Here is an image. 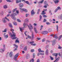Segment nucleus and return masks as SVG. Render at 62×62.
Masks as SVG:
<instances>
[{
	"mask_svg": "<svg viewBox=\"0 0 62 62\" xmlns=\"http://www.w3.org/2000/svg\"><path fill=\"white\" fill-rule=\"evenodd\" d=\"M62 37V35L60 36V38L58 39V40H59V39H61V37Z\"/></svg>",
	"mask_w": 62,
	"mask_h": 62,
	"instance_id": "obj_43",
	"label": "nucleus"
},
{
	"mask_svg": "<svg viewBox=\"0 0 62 62\" xmlns=\"http://www.w3.org/2000/svg\"><path fill=\"white\" fill-rule=\"evenodd\" d=\"M31 52L32 53H33V52H34V50L33 49H31Z\"/></svg>",
	"mask_w": 62,
	"mask_h": 62,
	"instance_id": "obj_45",
	"label": "nucleus"
},
{
	"mask_svg": "<svg viewBox=\"0 0 62 62\" xmlns=\"http://www.w3.org/2000/svg\"><path fill=\"white\" fill-rule=\"evenodd\" d=\"M40 19H39V21H41V19H42V16H41V15H40Z\"/></svg>",
	"mask_w": 62,
	"mask_h": 62,
	"instance_id": "obj_27",
	"label": "nucleus"
},
{
	"mask_svg": "<svg viewBox=\"0 0 62 62\" xmlns=\"http://www.w3.org/2000/svg\"><path fill=\"white\" fill-rule=\"evenodd\" d=\"M8 38V35H6L5 36V39H7Z\"/></svg>",
	"mask_w": 62,
	"mask_h": 62,
	"instance_id": "obj_41",
	"label": "nucleus"
},
{
	"mask_svg": "<svg viewBox=\"0 0 62 62\" xmlns=\"http://www.w3.org/2000/svg\"><path fill=\"white\" fill-rule=\"evenodd\" d=\"M12 52H11L10 53V54H9V56L10 57H12Z\"/></svg>",
	"mask_w": 62,
	"mask_h": 62,
	"instance_id": "obj_18",
	"label": "nucleus"
},
{
	"mask_svg": "<svg viewBox=\"0 0 62 62\" xmlns=\"http://www.w3.org/2000/svg\"><path fill=\"white\" fill-rule=\"evenodd\" d=\"M19 6L20 7H23V5L22 3H20L19 4Z\"/></svg>",
	"mask_w": 62,
	"mask_h": 62,
	"instance_id": "obj_20",
	"label": "nucleus"
},
{
	"mask_svg": "<svg viewBox=\"0 0 62 62\" xmlns=\"http://www.w3.org/2000/svg\"><path fill=\"white\" fill-rule=\"evenodd\" d=\"M48 31L49 32H51V29H49L48 30Z\"/></svg>",
	"mask_w": 62,
	"mask_h": 62,
	"instance_id": "obj_60",
	"label": "nucleus"
},
{
	"mask_svg": "<svg viewBox=\"0 0 62 62\" xmlns=\"http://www.w3.org/2000/svg\"><path fill=\"white\" fill-rule=\"evenodd\" d=\"M24 23L23 24L24 27L25 28L27 26V24H26V23H28V18L26 19L24 21Z\"/></svg>",
	"mask_w": 62,
	"mask_h": 62,
	"instance_id": "obj_2",
	"label": "nucleus"
},
{
	"mask_svg": "<svg viewBox=\"0 0 62 62\" xmlns=\"http://www.w3.org/2000/svg\"><path fill=\"white\" fill-rule=\"evenodd\" d=\"M34 30L35 32L36 33H38V31L37 30L36 28L35 27L34 28Z\"/></svg>",
	"mask_w": 62,
	"mask_h": 62,
	"instance_id": "obj_19",
	"label": "nucleus"
},
{
	"mask_svg": "<svg viewBox=\"0 0 62 62\" xmlns=\"http://www.w3.org/2000/svg\"><path fill=\"white\" fill-rule=\"evenodd\" d=\"M8 2H12L11 1H10V0H6Z\"/></svg>",
	"mask_w": 62,
	"mask_h": 62,
	"instance_id": "obj_47",
	"label": "nucleus"
},
{
	"mask_svg": "<svg viewBox=\"0 0 62 62\" xmlns=\"http://www.w3.org/2000/svg\"><path fill=\"white\" fill-rule=\"evenodd\" d=\"M34 43V41H32L30 42V44H33V43Z\"/></svg>",
	"mask_w": 62,
	"mask_h": 62,
	"instance_id": "obj_42",
	"label": "nucleus"
},
{
	"mask_svg": "<svg viewBox=\"0 0 62 62\" xmlns=\"http://www.w3.org/2000/svg\"><path fill=\"white\" fill-rule=\"evenodd\" d=\"M46 55H48L49 54V50L47 49L46 51Z\"/></svg>",
	"mask_w": 62,
	"mask_h": 62,
	"instance_id": "obj_16",
	"label": "nucleus"
},
{
	"mask_svg": "<svg viewBox=\"0 0 62 62\" xmlns=\"http://www.w3.org/2000/svg\"><path fill=\"white\" fill-rule=\"evenodd\" d=\"M56 9H58V10H61V8H60V7H57V8Z\"/></svg>",
	"mask_w": 62,
	"mask_h": 62,
	"instance_id": "obj_25",
	"label": "nucleus"
},
{
	"mask_svg": "<svg viewBox=\"0 0 62 62\" xmlns=\"http://www.w3.org/2000/svg\"><path fill=\"white\" fill-rule=\"evenodd\" d=\"M17 21L18 22H21V21L19 19H17Z\"/></svg>",
	"mask_w": 62,
	"mask_h": 62,
	"instance_id": "obj_63",
	"label": "nucleus"
},
{
	"mask_svg": "<svg viewBox=\"0 0 62 62\" xmlns=\"http://www.w3.org/2000/svg\"><path fill=\"white\" fill-rule=\"evenodd\" d=\"M60 19L61 20H62V14L60 16Z\"/></svg>",
	"mask_w": 62,
	"mask_h": 62,
	"instance_id": "obj_55",
	"label": "nucleus"
},
{
	"mask_svg": "<svg viewBox=\"0 0 62 62\" xmlns=\"http://www.w3.org/2000/svg\"><path fill=\"white\" fill-rule=\"evenodd\" d=\"M51 36H53L54 38L57 39V36L56 34H52L51 35Z\"/></svg>",
	"mask_w": 62,
	"mask_h": 62,
	"instance_id": "obj_7",
	"label": "nucleus"
},
{
	"mask_svg": "<svg viewBox=\"0 0 62 62\" xmlns=\"http://www.w3.org/2000/svg\"><path fill=\"white\" fill-rule=\"evenodd\" d=\"M50 58L52 60H54V59L53 58V57H52L51 56H50Z\"/></svg>",
	"mask_w": 62,
	"mask_h": 62,
	"instance_id": "obj_39",
	"label": "nucleus"
},
{
	"mask_svg": "<svg viewBox=\"0 0 62 62\" xmlns=\"http://www.w3.org/2000/svg\"><path fill=\"white\" fill-rule=\"evenodd\" d=\"M17 38V37H14L13 38H12V39H16Z\"/></svg>",
	"mask_w": 62,
	"mask_h": 62,
	"instance_id": "obj_26",
	"label": "nucleus"
},
{
	"mask_svg": "<svg viewBox=\"0 0 62 62\" xmlns=\"http://www.w3.org/2000/svg\"><path fill=\"white\" fill-rule=\"evenodd\" d=\"M56 43V40L54 39L53 41L52 45L54 46V44H55Z\"/></svg>",
	"mask_w": 62,
	"mask_h": 62,
	"instance_id": "obj_11",
	"label": "nucleus"
},
{
	"mask_svg": "<svg viewBox=\"0 0 62 62\" xmlns=\"http://www.w3.org/2000/svg\"><path fill=\"white\" fill-rule=\"evenodd\" d=\"M32 39H33L34 38V34H33V32L32 33Z\"/></svg>",
	"mask_w": 62,
	"mask_h": 62,
	"instance_id": "obj_40",
	"label": "nucleus"
},
{
	"mask_svg": "<svg viewBox=\"0 0 62 62\" xmlns=\"http://www.w3.org/2000/svg\"><path fill=\"white\" fill-rule=\"evenodd\" d=\"M43 10H44V11H47V9H44Z\"/></svg>",
	"mask_w": 62,
	"mask_h": 62,
	"instance_id": "obj_59",
	"label": "nucleus"
},
{
	"mask_svg": "<svg viewBox=\"0 0 62 62\" xmlns=\"http://www.w3.org/2000/svg\"><path fill=\"white\" fill-rule=\"evenodd\" d=\"M38 51L39 53H44V51L41 50V49L40 48L38 50Z\"/></svg>",
	"mask_w": 62,
	"mask_h": 62,
	"instance_id": "obj_13",
	"label": "nucleus"
},
{
	"mask_svg": "<svg viewBox=\"0 0 62 62\" xmlns=\"http://www.w3.org/2000/svg\"><path fill=\"white\" fill-rule=\"evenodd\" d=\"M53 55H54L55 56V58L56 59L57 57V55H58V54L56 53H54L53 54Z\"/></svg>",
	"mask_w": 62,
	"mask_h": 62,
	"instance_id": "obj_10",
	"label": "nucleus"
},
{
	"mask_svg": "<svg viewBox=\"0 0 62 62\" xmlns=\"http://www.w3.org/2000/svg\"><path fill=\"white\" fill-rule=\"evenodd\" d=\"M34 14H35V12H34V10H32L31 12V15L33 16V15H34Z\"/></svg>",
	"mask_w": 62,
	"mask_h": 62,
	"instance_id": "obj_12",
	"label": "nucleus"
},
{
	"mask_svg": "<svg viewBox=\"0 0 62 62\" xmlns=\"http://www.w3.org/2000/svg\"><path fill=\"white\" fill-rule=\"evenodd\" d=\"M3 7L4 8H7V6L6 5H5L3 6Z\"/></svg>",
	"mask_w": 62,
	"mask_h": 62,
	"instance_id": "obj_36",
	"label": "nucleus"
},
{
	"mask_svg": "<svg viewBox=\"0 0 62 62\" xmlns=\"http://www.w3.org/2000/svg\"><path fill=\"white\" fill-rule=\"evenodd\" d=\"M10 31H12V33H13V34H12L9 31L8 33L10 36H11L12 37H16V34L13 31H14V29H11Z\"/></svg>",
	"mask_w": 62,
	"mask_h": 62,
	"instance_id": "obj_1",
	"label": "nucleus"
},
{
	"mask_svg": "<svg viewBox=\"0 0 62 62\" xmlns=\"http://www.w3.org/2000/svg\"><path fill=\"white\" fill-rule=\"evenodd\" d=\"M19 55L18 54H16L14 57V59L16 61H17V58L18 56V55Z\"/></svg>",
	"mask_w": 62,
	"mask_h": 62,
	"instance_id": "obj_6",
	"label": "nucleus"
},
{
	"mask_svg": "<svg viewBox=\"0 0 62 62\" xmlns=\"http://www.w3.org/2000/svg\"><path fill=\"white\" fill-rule=\"evenodd\" d=\"M58 49H62V47L60 46V45H59V47H58Z\"/></svg>",
	"mask_w": 62,
	"mask_h": 62,
	"instance_id": "obj_38",
	"label": "nucleus"
},
{
	"mask_svg": "<svg viewBox=\"0 0 62 62\" xmlns=\"http://www.w3.org/2000/svg\"><path fill=\"white\" fill-rule=\"evenodd\" d=\"M29 14H26V15H25V16H26V17H27V16H29Z\"/></svg>",
	"mask_w": 62,
	"mask_h": 62,
	"instance_id": "obj_51",
	"label": "nucleus"
},
{
	"mask_svg": "<svg viewBox=\"0 0 62 62\" xmlns=\"http://www.w3.org/2000/svg\"><path fill=\"white\" fill-rule=\"evenodd\" d=\"M16 3H19V1H18V0H16Z\"/></svg>",
	"mask_w": 62,
	"mask_h": 62,
	"instance_id": "obj_56",
	"label": "nucleus"
},
{
	"mask_svg": "<svg viewBox=\"0 0 62 62\" xmlns=\"http://www.w3.org/2000/svg\"><path fill=\"white\" fill-rule=\"evenodd\" d=\"M40 55H44V54H42V53H40Z\"/></svg>",
	"mask_w": 62,
	"mask_h": 62,
	"instance_id": "obj_54",
	"label": "nucleus"
},
{
	"mask_svg": "<svg viewBox=\"0 0 62 62\" xmlns=\"http://www.w3.org/2000/svg\"><path fill=\"white\" fill-rule=\"evenodd\" d=\"M31 45H33V46H35V45H36V44H32Z\"/></svg>",
	"mask_w": 62,
	"mask_h": 62,
	"instance_id": "obj_58",
	"label": "nucleus"
},
{
	"mask_svg": "<svg viewBox=\"0 0 62 62\" xmlns=\"http://www.w3.org/2000/svg\"><path fill=\"white\" fill-rule=\"evenodd\" d=\"M29 26L27 25V26H28V27H29V29H30L31 32H32V29H33V26L31 24H29Z\"/></svg>",
	"mask_w": 62,
	"mask_h": 62,
	"instance_id": "obj_4",
	"label": "nucleus"
},
{
	"mask_svg": "<svg viewBox=\"0 0 62 62\" xmlns=\"http://www.w3.org/2000/svg\"><path fill=\"white\" fill-rule=\"evenodd\" d=\"M57 10H58V9H56L54 11V12H56Z\"/></svg>",
	"mask_w": 62,
	"mask_h": 62,
	"instance_id": "obj_57",
	"label": "nucleus"
},
{
	"mask_svg": "<svg viewBox=\"0 0 62 62\" xmlns=\"http://www.w3.org/2000/svg\"><path fill=\"white\" fill-rule=\"evenodd\" d=\"M25 2L26 3V4H29V2L28 1H25Z\"/></svg>",
	"mask_w": 62,
	"mask_h": 62,
	"instance_id": "obj_34",
	"label": "nucleus"
},
{
	"mask_svg": "<svg viewBox=\"0 0 62 62\" xmlns=\"http://www.w3.org/2000/svg\"><path fill=\"white\" fill-rule=\"evenodd\" d=\"M28 38L29 39H31V36H29V35H28L27 36Z\"/></svg>",
	"mask_w": 62,
	"mask_h": 62,
	"instance_id": "obj_50",
	"label": "nucleus"
},
{
	"mask_svg": "<svg viewBox=\"0 0 62 62\" xmlns=\"http://www.w3.org/2000/svg\"><path fill=\"white\" fill-rule=\"evenodd\" d=\"M45 40V39H44L42 40V42H44V41Z\"/></svg>",
	"mask_w": 62,
	"mask_h": 62,
	"instance_id": "obj_53",
	"label": "nucleus"
},
{
	"mask_svg": "<svg viewBox=\"0 0 62 62\" xmlns=\"http://www.w3.org/2000/svg\"><path fill=\"white\" fill-rule=\"evenodd\" d=\"M16 10H17V9L16 8L15 9L13 10V12H15V11H16V13H17V14H18L19 13V11L18 10L17 11Z\"/></svg>",
	"mask_w": 62,
	"mask_h": 62,
	"instance_id": "obj_8",
	"label": "nucleus"
},
{
	"mask_svg": "<svg viewBox=\"0 0 62 62\" xmlns=\"http://www.w3.org/2000/svg\"><path fill=\"white\" fill-rule=\"evenodd\" d=\"M48 32L47 31H44L42 32V34H44V35H45V34H48Z\"/></svg>",
	"mask_w": 62,
	"mask_h": 62,
	"instance_id": "obj_9",
	"label": "nucleus"
},
{
	"mask_svg": "<svg viewBox=\"0 0 62 62\" xmlns=\"http://www.w3.org/2000/svg\"><path fill=\"white\" fill-rule=\"evenodd\" d=\"M16 14L14 13L11 14L10 16L11 17L12 19L15 21L16 19V18L15 17V16H16Z\"/></svg>",
	"mask_w": 62,
	"mask_h": 62,
	"instance_id": "obj_3",
	"label": "nucleus"
},
{
	"mask_svg": "<svg viewBox=\"0 0 62 62\" xmlns=\"http://www.w3.org/2000/svg\"><path fill=\"white\" fill-rule=\"evenodd\" d=\"M13 23L14 24V25H17V23H16V22H13Z\"/></svg>",
	"mask_w": 62,
	"mask_h": 62,
	"instance_id": "obj_24",
	"label": "nucleus"
},
{
	"mask_svg": "<svg viewBox=\"0 0 62 62\" xmlns=\"http://www.w3.org/2000/svg\"><path fill=\"white\" fill-rule=\"evenodd\" d=\"M46 14V12H44V13H41V15H44V14Z\"/></svg>",
	"mask_w": 62,
	"mask_h": 62,
	"instance_id": "obj_44",
	"label": "nucleus"
},
{
	"mask_svg": "<svg viewBox=\"0 0 62 62\" xmlns=\"http://www.w3.org/2000/svg\"><path fill=\"white\" fill-rule=\"evenodd\" d=\"M20 9H22V10H23V11H24L25 12H27V10H26V9H22L21 8H20Z\"/></svg>",
	"mask_w": 62,
	"mask_h": 62,
	"instance_id": "obj_14",
	"label": "nucleus"
},
{
	"mask_svg": "<svg viewBox=\"0 0 62 62\" xmlns=\"http://www.w3.org/2000/svg\"><path fill=\"white\" fill-rule=\"evenodd\" d=\"M43 17H44V18H46V17H47V16H46V15H43Z\"/></svg>",
	"mask_w": 62,
	"mask_h": 62,
	"instance_id": "obj_52",
	"label": "nucleus"
},
{
	"mask_svg": "<svg viewBox=\"0 0 62 62\" xmlns=\"http://www.w3.org/2000/svg\"><path fill=\"white\" fill-rule=\"evenodd\" d=\"M56 27H57L56 29L57 31H58V25H56Z\"/></svg>",
	"mask_w": 62,
	"mask_h": 62,
	"instance_id": "obj_37",
	"label": "nucleus"
},
{
	"mask_svg": "<svg viewBox=\"0 0 62 62\" xmlns=\"http://www.w3.org/2000/svg\"><path fill=\"white\" fill-rule=\"evenodd\" d=\"M18 39H17L16 40V42H18L19 43V41L18 40Z\"/></svg>",
	"mask_w": 62,
	"mask_h": 62,
	"instance_id": "obj_30",
	"label": "nucleus"
},
{
	"mask_svg": "<svg viewBox=\"0 0 62 62\" xmlns=\"http://www.w3.org/2000/svg\"><path fill=\"white\" fill-rule=\"evenodd\" d=\"M4 50H3V49H0V52H1V53H3V52H4Z\"/></svg>",
	"mask_w": 62,
	"mask_h": 62,
	"instance_id": "obj_23",
	"label": "nucleus"
},
{
	"mask_svg": "<svg viewBox=\"0 0 62 62\" xmlns=\"http://www.w3.org/2000/svg\"><path fill=\"white\" fill-rule=\"evenodd\" d=\"M27 46H25L23 50L24 51H26L27 50Z\"/></svg>",
	"mask_w": 62,
	"mask_h": 62,
	"instance_id": "obj_17",
	"label": "nucleus"
},
{
	"mask_svg": "<svg viewBox=\"0 0 62 62\" xmlns=\"http://www.w3.org/2000/svg\"><path fill=\"white\" fill-rule=\"evenodd\" d=\"M9 26L10 27H11V28H12V25L11 23H9Z\"/></svg>",
	"mask_w": 62,
	"mask_h": 62,
	"instance_id": "obj_22",
	"label": "nucleus"
},
{
	"mask_svg": "<svg viewBox=\"0 0 62 62\" xmlns=\"http://www.w3.org/2000/svg\"><path fill=\"white\" fill-rule=\"evenodd\" d=\"M44 2V0H42L40 2V3L41 4H42L43 2Z\"/></svg>",
	"mask_w": 62,
	"mask_h": 62,
	"instance_id": "obj_49",
	"label": "nucleus"
},
{
	"mask_svg": "<svg viewBox=\"0 0 62 62\" xmlns=\"http://www.w3.org/2000/svg\"><path fill=\"white\" fill-rule=\"evenodd\" d=\"M46 24H47V25H49V24H51V23L49 22H46Z\"/></svg>",
	"mask_w": 62,
	"mask_h": 62,
	"instance_id": "obj_35",
	"label": "nucleus"
},
{
	"mask_svg": "<svg viewBox=\"0 0 62 62\" xmlns=\"http://www.w3.org/2000/svg\"><path fill=\"white\" fill-rule=\"evenodd\" d=\"M35 54L34 53H33V58H35Z\"/></svg>",
	"mask_w": 62,
	"mask_h": 62,
	"instance_id": "obj_46",
	"label": "nucleus"
},
{
	"mask_svg": "<svg viewBox=\"0 0 62 62\" xmlns=\"http://www.w3.org/2000/svg\"><path fill=\"white\" fill-rule=\"evenodd\" d=\"M51 11L50 10L49 11V13L51 14V15H52V13L51 12Z\"/></svg>",
	"mask_w": 62,
	"mask_h": 62,
	"instance_id": "obj_48",
	"label": "nucleus"
},
{
	"mask_svg": "<svg viewBox=\"0 0 62 62\" xmlns=\"http://www.w3.org/2000/svg\"><path fill=\"white\" fill-rule=\"evenodd\" d=\"M40 62V61H39V59H38L37 60V62Z\"/></svg>",
	"mask_w": 62,
	"mask_h": 62,
	"instance_id": "obj_61",
	"label": "nucleus"
},
{
	"mask_svg": "<svg viewBox=\"0 0 62 62\" xmlns=\"http://www.w3.org/2000/svg\"><path fill=\"white\" fill-rule=\"evenodd\" d=\"M41 28L40 29V30L41 31L42 29V27H43V25H41L40 26Z\"/></svg>",
	"mask_w": 62,
	"mask_h": 62,
	"instance_id": "obj_31",
	"label": "nucleus"
},
{
	"mask_svg": "<svg viewBox=\"0 0 62 62\" xmlns=\"http://www.w3.org/2000/svg\"><path fill=\"white\" fill-rule=\"evenodd\" d=\"M54 2L55 4H56L58 3L59 2V0H55Z\"/></svg>",
	"mask_w": 62,
	"mask_h": 62,
	"instance_id": "obj_21",
	"label": "nucleus"
},
{
	"mask_svg": "<svg viewBox=\"0 0 62 62\" xmlns=\"http://www.w3.org/2000/svg\"><path fill=\"white\" fill-rule=\"evenodd\" d=\"M59 59H60V57H59L57 58L54 61L55 62H57L58 60H59Z\"/></svg>",
	"mask_w": 62,
	"mask_h": 62,
	"instance_id": "obj_15",
	"label": "nucleus"
},
{
	"mask_svg": "<svg viewBox=\"0 0 62 62\" xmlns=\"http://www.w3.org/2000/svg\"><path fill=\"white\" fill-rule=\"evenodd\" d=\"M19 28H20V30L21 31V32H22V30H23H23H24V29H23V28H21L20 27Z\"/></svg>",
	"mask_w": 62,
	"mask_h": 62,
	"instance_id": "obj_33",
	"label": "nucleus"
},
{
	"mask_svg": "<svg viewBox=\"0 0 62 62\" xmlns=\"http://www.w3.org/2000/svg\"><path fill=\"white\" fill-rule=\"evenodd\" d=\"M7 31V29L6 28L5 29L4 31H3L2 32H6Z\"/></svg>",
	"mask_w": 62,
	"mask_h": 62,
	"instance_id": "obj_29",
	"label": "nucleus"
},
{
	"mask_svg": "<svg viewBox=\"0 0 62 62\" xmlns=\"http://www.w3.org/2000/svg\"><path fill=\"white\" fill-rule=\"evenodd\" d=\"M5 19H6V20H8V22L9 21V19H8V18H7V17H5V18H3V22L4 23H6V20Z\"/></svg>",
	"mask_w": 62,
	"mask_h": 62,
	"instance_id": "obj_5",
	"label": "nucleus"
},
{
	"mask_svg": "<svg viewBox=\"0 0 62 62\" xmlns=\"http://www.w3.org/2000/svg\"><path fill=\"white\" fill-rule=\"evenodd\" d=\"M37 39H38V40H40V38H37Z\"/></svg>",
	"mask_w": 62,
	"mask_h": 62,
	"instance_id": "obj_64",
	"label": "nucleus"
},
{
	"mask_svg": "<svg viewBox=\"0 0 62 62\" xmlns=\"http://www.w3.org/2000/svg\"><path fill=\"white\" fill-rule=\"evenodd\" d=\"M44 7L45 8H47V7L46 5L44 6Z\"/></svg>",
	"mask_w": 62,
	"mask_h": 62,
	"instance_id": "obj_62",
	"label": "nucleus"
},
{
	"mask_svg": "<svg viewBox=\"0 0 62 62\" xmlns=\"http://www.w3.org/2000/svg\"><path fill=\"white\" fill-rule=\"evenodd\" d=\"M47 22L46 19L45 18H44V20L43 21V23H45V22Z\"/></svg>",
	"mask_w": 62,
	"mask_h": 62,
	"instance_id": "obj_28",
	"label": "nucleus"
},
{
	"mask_svg": "<svg viewBox=\"0 0 62 62\" xmlns=\"http://www.w3.org/2000/svg\"><path fill=\"white\" fill-rule=\"evenodd\" d=\"M13 45L14 46H15V47H16V48H18V46H17V45L15 44H14Z\"/></svg>",
	"mask_w": 62,
	"mask_h": 62,
	"instance_id": "obj_32",
	"label": "nucleus"
}]
</instances>
